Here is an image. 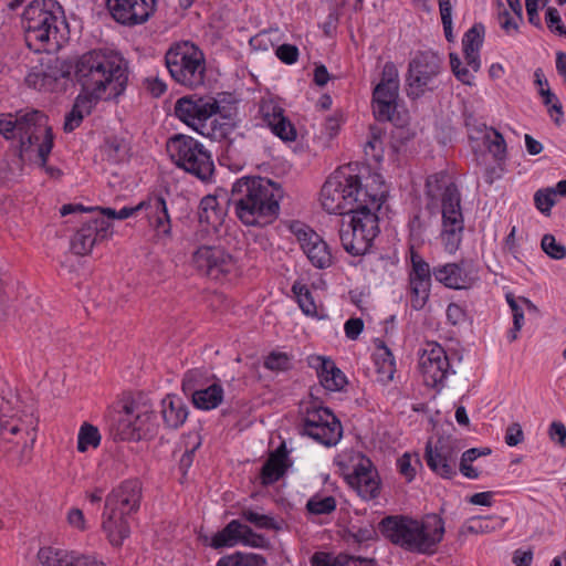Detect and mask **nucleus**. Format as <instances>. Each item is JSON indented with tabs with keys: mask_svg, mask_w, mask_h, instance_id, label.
Returning <instances> with one entry per match:
<instances>
[{
	"mask_svg": "<svg viewBox=\"0 0 566 566\" xmlns=\"http://www.w3.org/2000/svg\"><path fill=\"white\" fill-rule=\"evenodd\" d=\"M378 528L384 537L405 551L431 555L444 535V522L438 514H427L422 520L405 515L386 516Z\"/></svg>",
	"mask_w": 566,
	"mask_h": 566,
	"instance_id": "20e7f679",
	"label": "nucleus"
},
{
	"mask_svg": "<svg viewBox=\"0 0 566 566\" xmlns=\"http://www.w3.org/2000/svg\"><path fill=\"white\" fill-rule=\"evenodd\" d=\"M378 84H385V86L399 88L398 70L392 62L385 63L381 73V80Z\"/></svg>",
	"mask_w": 566,
	"mask_h": 566,
	"instance_id": "052dcab7",
	"label": "nucleus"
},
{
	"mask_svg": "<svg viewBox=\"0 0 566 566\" xmlns=\"http://www.w3.org/2000/svg\"><path fill=\"white\" fill-rule=\"evenodd\" d=\"M418 465H420L419 459L415 457V464H412V458L409 453L402 454L397 460L398 471L407 482H411L413 480Z\"/></svg>",
	"mask_w": 566,
	"mask_h": 566,
	"instance_id": "6e6d98bb",
	"label": "nucleus"
},
{
	"mask_svg": "<svg viewBox=\"0 0 566 566\" xmlns=\"http://www.w3.org/2000/svg\"><path fill=\"white\" fill-rule=\"evenodd\" d=\"M275 54L285 64H293L298 59V49L293 44L284 43L277 46Z\"/></svg>",
	"mask_w": 566,
	"mask_h": 566,
	"instance_id": "680f3d73",
	"label": "nucleus"
},
{
	"mask_svg": "<svg viewBox=\"0 0 566 566\" xmlns=\"http://www.w3.org/2000/svg\"><path fill=\"white\" fill-rule=\"evenodd\" d=\"M224 391L222 385L217 378L197 395L191 398L193 406L200 410H212L218 408L223 401Z\"/></svg>",
	"mask_w": 566,
	"mask_h": 566,
	"instance_id": "c9c22d12",
	"label": "nucleus"
},
{
	"mask_svg": "<svg viewBox=\"0 0 566 566\" xmlns=\"http://www.w3.org/2000/svg\"><path fill=\"white\" fill-rule=\"evenodd\" d=\"M238 543L254 548L270 547V541L265 536L255 533L251 526L240 520L230 521L221 531L216 533L211 538L210 546L218 549L232 547Z\"/></svg>",
	"mask_w": 566,
	"mask_h": 566,
	"instance_id": "aec40b11",
	"label": "nucleus"
},
{
	"mask_svg": "<svg viewBox=\"0 0 566 566\" xmlns=\"http://www.w3.org/2000/svg\"><path fill=\"white\" fill-rule=\"evenodd\" d=\"M69 566H106L102 560L91 555H82L72 552L71 563Z\"/></svg>",
	"mask_w": 566,
	"mask_h": 566,
	"instance_id": "338daca9",
	"label": "nucleus"
},
{
	"mask_svg": "<svg viewBox=\"0 0 566 566\" xmlns=\"http://www.w3.org/2000/svg\"><path fill=\"white\" fill-rule=\"evenodd\" d=\"M382 361L379 363L378 360H376V365L378 366L377 371L380 375L381 380H391L396 371L395 359L390 350L385 345H382Z\"/></svg>",
	"mask_w": 566,
	"mask_h": 566,
	"instance_id": "4d7b16f0",
	"label": "nucleus"
},
{
	"mask_svg": "<svg viewBox=\"0 0 566 566\" xmlns=\"http://www.w3.org/2000/svg\"><path fill=\"white\" fill-rule=\"evenodd\" d=\"M346 479L363 499L371 500L378 496L379 481L376 479V472L369 459L360 457L354 471Z\"/></svg>",
	"mask_w": 566,
	"mask_h": 566,
	"instance_id": "b1692460",
	"label": "nucleus"
},
{
	"mask_svg": "<svg viewBox=\"0 0 566 566\" xmlns=\"http://www.w3.org/2000/svg\"><path fill=\"white\" fill-rule=\"evenodd\" d=\"M219 109L217 99L191 94L176 101L174 114L179 120L203 134L199 127H205L207 120L218 114Z\"/></svg>",
	"mask_w": 566,
	"mask_h": 566,
	"instance_id": "ddd939ff",
	"label": "nucleus"
},
{
	"mask_svg": "<svg viewBox=\"0 0 566 566\" xmlns=\"http://www.w3.org/2000/svg\"><path fill=\"white\" fill-rule=\"evenodd\" d=\"M347 376L336 366L331 357L321 356V387L329 392H345Z\"/></svg>",
	"mask_w": 566,
	"mask_h": 566,
	"instance_id": "7c9ffc66",
	"label": "nucleus"
},
{
	"mask_svg": "<svg viewBox=\"0 0 566 566\" xmlns=\"http://www.w3.org/2000/svg\"><path fill=\"white\" fill-rule=\"evenodd\" d=\"M260 114L264 124L271 132L283 142L296 139V129L291 120L284 115V109L273 101L262 102Z\"/></svg>",
	"mask_w": 566,
	"mask_h": 566,
	"instance_id": "393cba45",
	"label": "nucleus"
},
{
	"mask_svg": "<svg viewBox=\"0 0 566 566\" xmlns=\"http://www.w3.org/2000/svg\"><path fill=\"white\" fill-rule=\"evenodd\" d=\"M447 175L444 172H438L429 176L426 181V192L429 197L434 198L437 196V191L443 187V181Z\"/></svg>",
	"mask_w": 566,
	"mask_h": 566,
	"instance_id": "69168bd1",
	"label": "nucleus"
},
{
	"mask_svg": "<svg viewBox=\"0 0 566 566\" xmlns=\"http://www.w3.org/2000/svg\"><path fill=\"white\" fill-rule=\"evenodd\" d=\"M290 230L297 238L312 264L318 268V254L315 252L316 243L311 242L312 237L315 234L314 230L301 221H292Z\"/></svg>",
	"mask_w": 566,
	"mask_h": 566,
	"instance_id": "58836bf2",
	"label": "nucleus"
},
{
	"mask_svg": "<svg viewBox=\"0 0 566 566\" xmlns=\"http://www.w3.org/2000/svg\"><path fill=\"white\" fill-rule=\"evenodd\" d=\"M321 566H377L374 558L339 554L333 557L321 552Z\"/></svg>",
	"mask_w": 566,
	"mask_h": 566,
	"instance_id": "a19ab883",
	"label": "nucleus"
},
{
	"mask_svg": "<svg viewBox=\"0 0 566 566\" xmlns=\"http://www.w3.org/2000/svg\"><path fill=\"white\" fill-rule=\"evenodd\" d=\"M290 365V357L281 352H272L264 360V367L273 371L287 370Z\"/></svg>",
	"mask_w": 566,
	"mask_h": 566,
	"instance_id": "13d9d810",
	"label": "nucleus"
},
{
	"mask_svg": "<svg viewBox=\"0 0 566 566\" xmlns=\"http://www.w3.org/2000/svg\"><path fill=\"white\" fill-rule=\"evenodd\" d=\"M321 411L325 415L321 416V444L334 447L343 437V426L328 407L321 406Z\"/></svg>",
	"mask_w": 566,
	"mask_h": 566,
	"instance_id": "f704fd0d",
	"label": "nucleus"
},
{
	"mask_svg": "<svg viewBox=\"0 0 566 566\" xmlns=\"http://www.w3.org/2000/svg\"><path fill=\"white\" fill-rule=\"evenodd\" d=\"M140 500L142 483L138 480H126L106 496L105 505L132 515L139 510Z\"/></svg>",
	"mask_w": 566,
	"mask_h": 566,
	"instance_id": "5701e85b",
	"label": "nucleus"
},
{
	"mask_svg": "<svg viewBox=\"0 0 566 566\" xmlns=\"http://www.w3.org/2000/svg\"><path fill=\"white\" fill-rule=\"evenodd\" d=\"M111 223L102 217H90L82 222V227L71 240V251L76 255H85L91 252L97 240L108 235Z\"/></svg>",
	"mask_w": 566,
	"mask_h": 566,
	"instance_id": "4be33fe9",
	"label": "nucleus"
},
{
	"mask_svg": "<svg viewBox=\"0 0 566 566\" xmlns=\"http://www.w3.org/2000/svg\"><path fill=\"white\" fill-rule=\"evenodd\" d=\"M128 514L117 509L104 506L102 528L114 546H120L130 534Z\"/></svg>",
	"mask_w": 566,
	"mask_h": 566,
	"instance_id": "bb28decb",
	"label": "nucleus"
},
{
	"mask_svg": "<svg viewBox=\"0 0 566 566\" xmlns=\"http://www.w3.org/2000/svg\"><path fill=\"white\" fill-rule=\"evenodd\" d=\"M116 437L119 440H136L143 430V416L134 403L124 406L123 413L117 420Z\"/></svg>",
	"mask_w": 566,
	"mask_h": 566,
	"instance_id": "c85d7f7f",
	"label": "nucleus"
},
{
	"mask_svg": "<svg viewBox=\"0 0 566 566\" xmlns=\"http://www.w3.org/2000/svg\"><path fill=\"white\" fill-rule=\"evenodd\" d=\"M195 268L212 280H221L235 268L234 258L221 247L201 245L192 254Z\"/></svg>",
	"mask_w": 566,
	"mask_h": 566,
	"instance_id": "f3484780",
	"label": "nucleus"
},
{
	"mask_svg": "<svg viewBox=\"0 0 566 566\" xmlns=\"http://www.w3.org/2000/svg\"><path fill=\"white\" fill-rule=\"evenodd\" d=\"M542 250L554 260H563L566 258V247L557 243L553 234H544L541 241Z\"/></svg>",
	"mask_w": 566,
	"mask_h": 566,
	"instance_id": "864d4df0",
	"label": "nucleus"
},
{
	"mask_svg": "<svg viewBox=\"0 0 566 566\" xmlns=\"http://www.w3.org/2000/svg\"><path fill=\"white\" fill-rule=\"evenodd\" d=\"M75 80L81 85L82 93L65 115V133H72L80 127L99 99H116L124 93L128 82L127 63L117 54L93 50L84 53L78 61Z\"/></svg>",
	"mask_w": 566,
	"mask_h": 566,
	"instance_id": "f257e3e1",
	"label": "nucleus"
},
{
	"mask_svg": "<svg viewBox=\"0 0 566 566\" xmlns=\"http://www.w3.org/2000/svg\"><path fill=\"white\" fill-rule=\"evenodd\" d=\"M28 46L42 52L53 39L57 43V22L64 23V11L56 0H33L22 14Z\"/></svg>",
	"mask_w": 566,
	"mask_h": 566,
	"instance_id": "423d86ee",
	"label": "nucleus"
},
{
	"mask_svg": "<svg viewBox=\"0 0 566 566\" xmlns=\"http://www.w3.org/2000/svg\"><path fill=\"white\" fill-rule=\"evenodd\" d=\"M488 140V148L494 155L495 158L502 159L506 153V144L502 134L496 129L491 128L485 135Z\"/></svg>",
	"mask_w": 566,
	"mask_h": 566,
	"instance_id": "5fc2aeb1",
	"label": "nucleus"
},
{
	"mask_svg": "<svg viewBox=\"0 0 566 566\" xmlns=\"http://www.w3.org/2000/svg\"><path fill=\"white\" fill-rule=\"evenodd\" d=\"M539 95L543 97V103L546 106H551L548 112H556L558 115H563V106L556 95L549 88H541Z\"/></svg>",
	"mask_w": 566,
	"mask_h": 566,
	"instance_id": "0e129e2a",
	"label": "nucleus"
},
{
	"mask_svg": "<svg viewBox=\"0 0 566 566\" xmlns=\"http://www.w3.org/2000/svg\"><path fill=\"white\" fill-rule=\"evenodd\" d=\"M556 190L554 188L539 189L534 195L536 208L545 216L551 214V210L555 205Z\"/></svg>",
	"mask_w": 566,
	"mask_h": 566,
	"instance_id": "603ef678",
	"label": "nucleus"
},
{
	"mask_svg": "<svg viewBox=\"0 0 566 566\" xmlns=\"http://www.w3.org/2000/svg\"><path fill=\"white\" fill-rule=\"evenodd\" d=\"M101 443V434L96 427L83 423L77 437V450L85 452L90 447L97 448Z\"/></svg>",
	"mask_w": 566,
	"mask_h": 566,
	"instance_id": "49530a36",
	"label": "nucleus"
},
{
	"mask_svg": "<svg viewBox=\"0 0 566 566\" xmlns=\"http://www.w3.org/2000/svg\"><path fill=\"white\" fill-rule=\"evenodd\" d=\"M382 135L384 132L378 126L369 127V138L365 144L364 150L366 156H369L375 161H380L384 157V147H382Z\"/></svg>",
	"mask_w": 566,
	"mask_h": 566,
	"instance_id": "a18cd8bd",
	"label": "nucleus"
},
{
	"mask_svg": "<svg viewBox=\"0 0 566 566\" xmlns=\"http://www.w3.org/2000/svg\"><path fill=\"white\" fill-rule=\"evenodd\" d=\"M82 55L74 60H62L54 57L49 60L46 64H42L40 69H33L25 77L29 87L39 91L53 92L57 88V82L61 78H75V71Z\"/></svg>",
	"mask_w": 566,
	"mask_h": 566,
	"instance_id": "4468645a",
	"label": "nucleus"
},
{
	"mask_svg": "<svg viewBox=\"0 0 566 566\" xmlns=\"http://www.w3.org/2000/svg\"><path fill=\"white\" fill-rule=\"evenodd\" d=\"M171 161L180 169L201 181H209L214 172L212 156L205 146L191 136L175 134L166 144Z\"/></svg>",
	"mask_w": 566,
	"mask_h": 566,
	"instance_id": "1a4fd4ad",
	"label": "nucleus"
},
{
	"mask_svg": "<svg viewBox=\"0 0 566 566\" xmlns=\"http://www.w3.org/2000/svg\"><path fill=\"white\" fill-rule=\"evenodd\" d=\"M398 90L377 84L373 93L374 114L379 120H391L396 109Z\"/></svg>",
	"mask_w": 566,
	"mask_h": 566,
	"instance_id": "c756f323",
	"label": "nucleus"
},
{
	"mask_svg": "<svg viewBox=\"0 0 566 566\" xmlns=\"http://www.w3.org/2000/svg\"><path fill=\"white\" fill-rule=\"evenodd\" d=\"M216 379V375L210 373L208 369L193 368L184 375L181 389L185 395L192 398L199 392V390L203 389L205 386H208Z\"/></svg>",
	"mask_w": 566,
	"mask_h": 566,
	"instance_id": "4c0bfd02",
	"label": "nucleus"
},
{
	"mask_svg": "<svg viewBox=\"0 0 566 566\" xmlns=\"http://www.w3.org/2000/svg\"><path fill=\"white\" fill-rule=\"evenodd\" d=\"M548 436L553 441L566 447V427L562 422L553 421L548 429Z\"/></svg>",
	"mask_w": 566,
	"mask_h": 566,
	"instance_id": "774afa93",
	"label": "nucleus"
},
{
	"mask_svg": "<svg viewBox=\"0 0 566 566\" xmlns=\"http://www.w3.org/2000/svg\"><path fill=\"white\" fill-rule=\"evenodd\" d=\"M234 123L230 116H221L220 119L214 118L210 123V132L208 136L216 140H226L234 129Z\"/></svg>",
	"mask_w": 566,
	"mask_h": 566,
	"instance_id": "8fccbe9b",
	"label": "nucleus"
},
{
	"mask_svg": "<svg viewBox=\"0 0 566 566\" xmlns=\"http://www.w3.org/2000/svg\"><path fill=\"white\" fill-rule=\"evenodd\" d=\"M411 270L409 272L410 303L416 310L424 306L429 298L432 269L430 264L413 249L410 248Z\"/></svg>",
	"mask_w": 566,
	"mask_h": 566,
	"instance_id": "412c9836",
	"label": "nucleus"
},
{
	"mask_svg": "<svg viewBox=\"0 0 566 566\" xmlns=\"http://www.w3.org/2000/svg\"><path fill=\"white\" fill-rule=\"evenodd\" d=\"M239 515L242 521L258 530L280 531L282 528L281 523L274 516L264 512V510L258 505L242 506Z\"/></svg>",
	"mask_w": 566,
	"mask_h": 566,
	"instance_id": "72a5a7b5",
	"label": "nucleus"
},
{
	"mask_svg": "<svg viewBox=\"0 0 566 566\" xmlns=\"http://www.w3.org/2000/svg\"><path fill=\"white\" fill-rule=\"evenodd\" d=\"M109 15L124 27L146 23L156 12L157 0H105Z\"/></svg>",
	"mask_w": 566,
	"mask_h": 566,
	"instance_id": "a211bd4d",
	"label": "nucleus"
},
{
	"mask_svg": "<svg viewBox=\"0 0 566 566\" xmlns=\"http://www.w3.org/2000/svg\"><path fill=\"white\" fill-rule=\"evenodd\" d=\"M442 205V231L440 234L444 250L453 254L460 248L464 230V220L461 210V196L453 182L443 187Z\"/></svg>",
	"mask_w": 566,
	"mask_h": 566,
	"instance_id": "f8f14e48",
	"label": "nucleus"
},
{
	"mask_svg": "<svg viewBox=\"0 0 566 566\" xmlns=\"http://www.w3.org/2000/svg\"><path fill=\"white\" fill-rule=\"evenodd\" d=\"M419 368L428 387L441 389L451 369L446 350L437 343H428L419 356Z\"/></svg>",
	"mask_w": 566,
	"mask_h": 566,
	"instance_id": "dca6fc26",
	"label": "nucleus"
},
{
	"mask_svg": "<svg viewBox=\"0 0 566 566\" xmlns=\"http://www.w3.org/2000/svg\"><path fill=\"white\" fill-rule=\"evenodd\" d=\"M459 448L451 437H440L432 444H426L424 458L428 467L438 475L444 479H452L457 474L455 464Z\"/></svg>",
	"mask_w": 566,
	"mask_h": 566,
	"instance_id": "6ab92c4d",
	"label": "nucleus"
},
{
	"mask_svg": "<svg viewBox=\"0 0 566 566\" xmlns=\"http://www.w3.org/2000/svg\"><path fill=\"white\" fill-rule=\"evenodd\" d=\"M432 274L438 283L450 290H470L480 281V269L469 259L436 265Z\"/></svg>",
	"mask_w": 566,
	"mask_h": 566,
	"instance_id": "2eb2a0df",
	"label": "nucleus"
},
{
	"mask_svg": "<svg viewBox=\"0 0 566 566\" xmlns=\"http://www.w3.org/2000/svg\"><path fill=\"white\" fill-rule=\"evenodd\" d=\"M222 211L219 207L217 196L208 195L200 200L198 219L200 223L217 227L221 222Z\"/></svg>",
	"mask_w": 566,
	"mask_h": 566,
	"instance_id": "ea45409f",
	"label": "nucleus"
},
{
	"mask_svg": "<svg viewBox=\"0 0 566 566\" xmlns=\"http://www.w3.org/2000/svg\"><path fill=\"white\" fill-rule=\"evenodd\" d=\"M266 559L259 554L235 552L221 557L217 566H265Z\"/></svg>",
	"mask_w": 566,
	"mask_h": 566,
	"instance_id": "79ce46f5",
	"label": "nucleus"
},
{
	"mask_svg": "<svg viewBox=\"0 0 566 566\" xmlns=\"http://www.w3.org/2000/svg\"><path fill=\"white\" fill-rule=\"evenodd\" d=\"M139 210L147 211L148 223L155 231L158 241L164 243L171 241L172 231L170 216L168 213L167 202L160 193H153L137 206L124 207L118 211L113 208H101L99 213L109 219L124 220L134 216Z\"/></svg>",
	"mask_w": 566,
	"mask_h": 566,
	"instance_id": "9d476101",
	"label": "nucleus"
},
{
	"mask_svg": "<svg viewBox=\"0 0 566 566\" xmlns=\"http://www.w3.org/2000/svg\"><path fill=\"white\" fill-rule=\"evenodd\" d=\"M292 292L295 295L300 308L305 315L308 316L317 314V306L307 284L296 281L292 286Z\"/></svg>",
	"mask_w": 566,
	"mask_h": 566,
	"instance_id": "c03bdc74",
	"label": "nucleus"
},
{
	"mask_svg": "<svg viewBox=\"0 0 566 566\" xmlns=\"http://www.w3.org/2000/svg\"><path fill=\"white\" fill-rule=\"evenodd\" d=\"M461 60L457 53H450V66L454 76L465 85H471L473 80V71L467 67H461Z\"/></svg>",
	"mask_w": 566,
	"mask_h": 566,
	"instance_id": "bf43d9fd",
	"label": "nucleus"
},
{
	"mask_svg": "<svg viewBox=\"0 0 566 566\" xmlns=\"http://www.w3.org/2000/svg\"><path fill=\"white\" fill-rule=\"evenodd\" d=\"M164 422L171 429L181 427L188 418V407L177 395H167L161 400Z\"/></svg>",
	"mask_w": 566,
	"mask_h": 566,
	"instance_id": "473e14b6",
	"label": "nucleus"
},
{
	"mask_svg": "<svg viewBox=\"0 0 566 566\" xmlns=\"http://www.w3.org/2000/svg\"><path fill=\"white\" fill-rule=\"evenodd\" d=\"M103 150L107 155L108 160L119 163L126 156L127 145L124 138L108 136L104 140Z\"/></svg>",
	"mask_w": 566,
	"mask_h": 566,
	"instance_id": "de8ad7c7",
	"label": "nucleus"
},
{
	"mask_svg": "<svg viewBox=\"0 0 566 566\" xmlns=\"http://www.w3.org/2000/svg\"><path fill=\"white\" fill-rule=\"evenodd\" d=\"M36 426L38 419H35L32 413H24L22 416L17 413L12 416L2 415L0 417L1 436L3 438H8V436L25 433L28 439L24 441V447L30 444V448H32L33 443L35 442Z\"/></svg>",
	"mask_w": 566,
	"mask_h": 566,
	"instance_id": "a878e982",
	"label": "nucleus"
},
{
	"mask_svg": "<svg viewBox=\"0 0 566 566\" xmlns=\"http://www.w3.org/2000/svg\"><path fill=\"white\" fill-rule=\"evenodd\" d=\"M386 189L376 192L368 190V185L361 187L358 176L335 170L321 188V206L328 213L348 216L359 206L371 205L381 207L386 201Z\"/></svg>",
	"mask_w": 566,
	"mask_h": 566,
	"instance_id": "39448f33",
	"label": "nucleus"
},
{
	"mask_svg": "<svg viewBox=\"0 0 566 566\" xmlns=\"http://www.w3.org/2000/svg\"><path fill=\"white\" fill-rule=\"evenodd\" d=\"M290 465L287 449L282 442L263 463L260 471L261 484L264 486L274 484L284 476Z\"/></svg>",
	"mask_w": 566,
	"mask_h": 566,
	"instance_id": "cd10ccee",
	"label": "nucleus"
},
{
	"mask_svg": "<svg viewBox=\"0 0 566 566\" xmlns=\"http://www.w3.org/2000/svg\"><path fill=\"white\" fill-rule=\"evenodd\" d=\"M72 552L55 547H42L38 553V558L43 566H69Z\"/></svg>",
	"mask_w": 566,
	"mask_h": 566,
	"instance_id": "37998d69",
	"label": "nucleus"
},
{
	"mask_svg": "<svg viewBox=\"0 0 566 566\" xmlns=\"http://www.w3.org/2000/svg\"><path fill=\"white\" fill-rule=\"evenodd\" d=\"M282 198L280 184L261 176H244L232 184L228 203L245 226L265 227L279 217Z\"/></svg>",
	"mask_w": 566,
	"mask_h": 566,
	"instance_id": "f03ea898",
	"label": "nucleus"
},
{
	"mask_svg": "<svg viewBox=\"0 0 566 566\" xmlns=\"http://www.w3.org/2000/svg\"><path fill=\"white\" fill-rule=\"evenodd\" d=\"M0 134L7 139L19 135V146L14 154L20 166L33 158H40L44 165L54 146V134L49 125V117L36 109L24 114L18 113L15 119H12L11 114H1Z\"/></svg>",
	"mask_w": 566,
	"mask_h": 566,
	"instance_id": "7ed1b4c3",
	"label": "nucleus"
},
{
	"mask_svg": "<svg viewBox=\"0 0 566 566\" xmlns=\"http://www.w3.org/2000/svg\"><path fill=\"white\" fill-rule=\"evenodd\" d=\"M381 207L371 205L359 206L349 213L348 220L343 219L339 238L346 252L352 255H364L371 248L374 239L379 233L377 211Z\"/></svg>",
	"mask_w": 566,
	"mask_h": 566,
	"instance_id": "6e6552de",
	"label": "nucleus"
},
{
	"mask_svg": "<svg viewBox=\"0 0 566 566\" xmlns=\"http://www.w3.org/2000/svg\"><path fill=\"white\" fill-rule=\"evenodd\" d=\"M297 428L301 434L318 441V402L316 400L301 403Z\"/></svg>",
	"mask_w": 566,
	"mask_h": 566,
	"instance_id": "e433bc0d",
	"label": "nucleus"
},
{
	"mask_svg": "<svg viewBox=\"0 0 566 566\" xmlns=\"http://www.w3.org/2000/svg\"><path fill=\"white\" fill-rule=\"evenodd\" d=\"M504 521L500 517H474L468 525V532L473 534H485L503 526Z\"/></svg>",
	"mask_w": 566,
	"mask_h": 566,
	"instance_id": "3c124183",
	"label": "nucleus"
},
{
	"mask_svg": "<svg viewBox=\"0 0 566 566\" xmlns=\"http://www.w3.org/2000/svg\"><path fill=\"white\" fill-rule=\"evenodd\" d=\"M484 27L482 24H474L463 35V55L468 66L475 73L480 70V55L479 51L483 43Z\"/></svg>",
	"mask_w": 566,
	"mask_h": 566,
	"instance_id": "2f4dec72",
	"label": "nucleus"
},
{
	"mask_svg": "<svg viewBox=\"0 0 566 566\" xmlns=\"http://www.w3.org/2000/svg\"><path fill=\"white\" fill-rule=\"evenodd\" d=\"M545 20H546L547 27L552 31H555L560 35H566V28L562 23L559 12L557 11L556 8L549 7L546 10Z\"/></svg>",
	"mask_w": 566,
	"mask_h": 566,
	"instance_id": "e2e57ef3",
	"label": "nucleus"
},
{
	"mask_svg": "<svg viewBox=\"0 0 566 566\" xmlns=\"http://www.w3.org/2000/svg\"><path fill=\"white\" fill-rule=\"evenodd\" d=\"M165 64L176 83L192 90L203 85L206 57L192 42L181 41L171 44L165 54Z\"/></svg>",
	"mask_w": 566,
	"mask_h": 566,
	"instance_id": "0eeeda50",
	"label": "nucleus"
},
{
	"mask_svg": "<svg viewBox=\"0 0 566 566\" xmlns=\"http://www.w3.org/2000/svg\"><path fill=\"white\" fill-rule=\"evenodd\" d=\"M443 67V59L433 51L418 52L409 62L407 73V93L412 98L433 91Z\"/></svg>",
	"mask_w": 566,
	"mask_h": 566,
	"instance_id": "9b49d317",
	"label": "nucleus"
},
{
	"mask_svg": "<svg viewBox=\"0 0 566 566\" xmlns=\"http://www.w3.org/2000/svg\"><path fill=\"white\" fill-rule=\"evenodd\" d=\"M343 123L344 114L340 111H335L332 115L325 118L324 132L326 138L324 140V148L333 147V140L338 135Z\"/></svg>",
	"mask_w": 566,
	"mask_h": 566,
	"instance_id": "09e8293b",
	"label": "nucleus"
}]
</instances>
